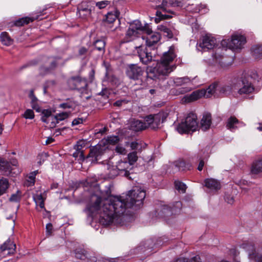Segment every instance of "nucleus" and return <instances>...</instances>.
I'll return each instance as SVG.
<instances>
[{"mask_svg": "<svg viewBox=\"0 0 262 262\" xmlns=\"http://www.w3.org/2000/svg\"><path fill=\"white\" fill-rule=\"evenodd\" d=\"M128 100H127L126 99H120L117 100L114 103V106H121L122 104H126L128 102Z\"/></svg>", "mask_w": 262, "mask_h": 262, "instance_id": "4d7b16f0", "label": "nucleus"}, {"mask_svg": "<svg viewBox=\"0 0 262 262\" xmlns=\"http://www.w3.org/2000/svg\"><path fill=\"white\" fill-rule=\"evenodd\" d=\"M38 62V61L37 59L32 60L31 61H28L27 63H25L23 66H22L20 69V70H23L28 67L36 66Z\"/></svg>", "mask_w": 262, "mask_h": 262, "instance_id": "3c124183", "label": "nucleus"}, {"mask_svg": "<svg viewBox=\"0 0 262 262\" xmlns=\"http://www.w3.org/2000/svg\"><path fill=\"white\" fill-rule=\"evenodd\" d=\"M19 200L20 197L16 193L12 194L9 199V200L11 202H18Z\"/></svg>", "mask_w": 262, "mask_h": 262, "instance_id": "e2e57ef3", "label": "nucleus"}, {"mask_svg": "<svg viewBox=\"0 0 262 262\" xmlns=\"http://www.w3.org/2000/svg\"><path fill=\"white\" fill-rule=\"evenodd\" d=\"M246 37L241 35H234L231 39L229 40H223L221 43L223 46L226 45L227 47L232 49H241L246 43Z\"/></svg>", "mask_w": 262, "mask_h": 262, "instance_id": "9d476101", "label": "nucleus"}, {"mask_svg": "<svg viewBox=\"0 0 262 262\" xmlns=\"http://www.w3.org/2000/svg\"><path fill=\"white\" fill-rule=\"evenodd\" d=\"M93 46L95 49L101 53L103 54L105 52V42L103 39H97L93 42Z\"/></svg>", "mask_w": 262, "mask_h": 262, "instance_id": "72a5a7b5", "label": "nucleus"}, {"mask_svg": "<svg viewBox=\"0 0 262 262\" xmlns=\"http://www.w3.org/2000/svg\"><path fill=\"white\" fill-rule=\"evenodd\" d=\"M253 56L256 58H262V45H256L253 46L251 48Z\"/></svg>", "mask_w": 262, "mask_h": 262, "instance_id": "f704fd0d", "label": "nucleus"}, {"mask_svg": "<svg viewBox=\"0 0 262 262\" xmlns=\"http://www.w3.org/2000/svg\"><path fill=\"white\" fill-rule=\"evenodd\" d=\"M46 232L47 234L51 235L53 231V225L51 223H48L46 225Z\"/></svg>", "mask_w": 262, "mask_h": 262, "instance_id": "bf43d9fd", "label": "nucleus"}, {"mask_svg": "<svg viewBox=\"0 0 262 262\" xmlns=\"http://www.w3.org/2000/svg\"><path fill=\"white\" fill-rule=\"evenodd\" d=\"M119 174V171L116 168H112L108 174V177L111 179L115 178L116 176Z\"/></svg>", "mask_w": 262, "mask_h": 262, "instance_id": "6e6d98bb", "label": "nucleus"}, {"mask_svg": "<svg viewBox=\"0 0 262 262\" xmlns=\"http://www.w3.org/2000/svg\"><path fill=\"white\" fill-rule=\"evenodd\" d=\"M205 186L211 189L217 190L220 189V183L216 180L212 179H208L205 181Z\"/></svg>", "mask_w": 262, "mask_h": 262, "instance_id": "c756f323", "label": "nucleus"}, {"mask_svg": "<svg viewBox=\"0 0 262 262\" xmlns=\"http://www.w3.org/2000/svg\"><path fill=\"white\" fill-rule=\"evenodd\" d=\"M94 6H96L99 9H102L106 8L108 5H111V2L110 1L104 0L98 2H94Z\"/></svg>", "mask_w": 262, "mask_h": 262, "instance_id": "49530a36", "label": "nucleus"}, {"mask_svg": "<svg viewBox=\"0 0 262 262\" xmlns=\"http://www.w3.org/2000/svg\"><path fill=\"white\" fill-rule=\"evenodd\" d=\"M0 170L7 174H10L12 170L11 164L7 161H3L0 163Z\"/></svg>", "mask_w": 262, "mask_h": 262, "instance_id": "4c0bfd02", "label": "nucleus"}, {"mask_svg": "<svg viewBox=\"0 0 262 262\" xmlns=\"http://www.w3.org/2000/svg\"><path fill=\"white\" fill-rule=\"evenodd\" d=\"M158 29L162 32L163 35L168 38H173L174 34L177 33V31L173 27L168 28L166 24L158 26Z\"/></svg>", "mask_w": 262, "mask_h": 262, "instance_id": "4be33fe9", "label": "nucleus"}, {"mask_svg": "<svg viewBox=\"0 0 262 262\" xmlns=\"http://www.w3.org/2000/svg\"><path fill=\"white\" fill-rule=\"evenodd\" d=\"M198 128L196 115L192 113L188 114L184 122L177 126L178 132L181 134H188L190 131H195Z\"/></svg>", "mask_w": 262, "mask_h": 262, "instance_id": "39448f33", "label": "nucleus"}, {"mask_svg": "<svg viewBox=\"0 0 262 262\" xmlns=\"http://www.w3.org/2000/svg\"><path fill=\"white\" fill-rule=\"evenodd\" d=\"M133 166L127 162V160H120L118 162L116 165V169L119 171V174L124 176L128 179H132L130 177V171L133 169Z\"/></svg>", "mask_w": 262, "mask_h": 262, "instance_id": "ddd939ff", "label": "nucleus"}, {"mask_svg": "<svg viewBox=\"0 0 262 262\" xmlns=\"http://www.w3.org/2000/svg\"><path fill=\"white\" fill-rule=\"evenodd\" d=\"M106 72L105 76L107 78V80L111 83L113 85H117L119 84V79L114 75H111L109 73V69L108 67H106Z\"/></svg>", "mask_w": 262, "mask_h": 262, "instance_id": "e433bc0d", "label": "nucleus"}, {"mask_svg": "<svg viewBox=\"0 0 262 262\" xmlns=\"http://www.w3.org/2000/svg\"><path fill=\"white\" fill-rule=\"evenodd\" d=\"M0 41L2 43L6 46H9L12 45L13 39L11 38L8 33L6 32H3L0 35Z\"/></svg>", "mask_w": 262, "mask_h": 262, "instance_id": "2f4dec72", "label": "nucleus"}, {"mask_svg": "<svg viewBox=\"0 0 262 262\" xmlns=\"http://www.w3.org/2000/svg\"><path fill=\"white\" fill-rule=\"evenodd\" d=\"M75 107V103L74 101L69 99L67 100V102L60 104L59 107L63 109L72 108L74 109Z\"/></svg>", "mask_w": 262, "mask_h": 262, "instance_id": "a19ab883", "label": "nucleus"}, {"mask_svg": "<svg viewBox=\"0 0 262 262\" xmlns=\"http://www.w3.org/2000/svg\"><path fill=\"white\" fill-rule=\"evenodd\" d=\"M73 157L77 158L78 161L79 163H81L85 161V156L84 152H79V151L75 150L73 154Z\"/></svg>", "mask_w": 262, "mask_h": 262, "instance_id": "a18cd8bd", "label": "nucleus"}, {"mask_svg": "<svg viewBox=\"0 0 262 262\" xmlns=\"http://www.w3.org/2000/svg\"><path fill=\"white\" fill-rule=\"evenodd\" d=\"M145 196V191L138 187L129 191L125 197L114 196L103 199L93 194L85 210L88 215L93 218L98 216L100 223L104 226L117 225L121 223L122 215L126 209L140 208Z\"/></svg>", "mask_w": 262, "mask_h": 262, "instance_id": "f257e3e1", "label": "nucleus"}, {"mask_svg": "<svg viewBox=\"0 0 262 262\" xmlns=\"http://www.w3.org/2000/svg\"><path fill=\"white\" fill-rule=\"evenodd\" d=\"M24 117L26 119H32L34 117V112L32 110L28 109L27 110L24 114Z\"/></svg>", "mask_w": 262, "mask_h": 262, "instance_id": "603ef678", "label": "nucleus"}, {"mask_svg": "<svg viewBox=\"0 0 262 262\" xmlns=\"http://www.w3.org/2000/svg\"><path fill=\"white\" fill-rule=\"evenodd\" d=\"M130 129L135 132H139L146 129L147 127L146 122L141 120L133 119L131 121Z\"/></svg>", "mask_w": 262, "mask_h": 262, "instance_id": "5701e85b", "label": "nucleus"}, {"mask_svg": "<svg viewBox=\"0 0 262 262\" xmlns=\"http://www.w3.org/2000/svg\"><path fill=\"white\" fill-rule=\"evenodd\" d=\"M181 3L177 0H163L162 1L161 5L157 6V8H160L162 10V11L157 10L156 12V15L159 17L160 19H166L172 17L170 15H167L166 14L167 12L166 7L168 5L170 6H179Z\"/></svg>", "mask_w": 262, "mask_h": 262, "instance_id": "1a4fd4ad", "label": "nucleus"}, {"mask_svg": "<svg viewBox=\"0 0 262 262\" xmlns=\"http://www.w3.org/2000/svg\"><path fill=\"white\" fill-rule=\"evenodd\" d=\"M29 96L31 99V104L35 103L37 102V99L34 95L33 92L32 91H31Z\"/></svg>", "mask_w": 262, "mask_h": 262, "instance_id": "0e129e2a", "label": "nucleus"}, {"mask_svg": "<svg viewBox=\"0 0 262 262\" xmlns=\"http://www.w3.org/2000/svg\"><path fill=\"white\" fill-rule=\"evenodd\" d=\"M59 59V58L58 57H48V59L50 63L49 67L48 68L41 67L40 68V72L42 73L43 71H45V73H46L49 72L50 71L52 70H54V69H55L58 65L57 60Z\"/></svg>", "mask_w": 262, "mask_h": 262, "instance_id": "cd10ccee", "label": "nucleus"}, {"mask_svg": "<svg viewBox=\"0 0 262 262\" xmlns=\"http://www.w3.org/2000/svg\"><path fill=\"white\" fill-rule=\"evenodd\" d=\"M146 123L148 127H150L152 128V125H153V115H149L147 116L145 118Z\"/></svg>", "mask_w": 262, "mask_h": 262, "instance_id": "5fc2aeb1", "label": "nucleus"}, {"mask_svg": "<svg viewBox=\"0 0 262 262\" xmlns=\"http://www.w3.org/2000/svg\"><path fill=\"white\" fill-rule=\"evenodd\" d=\"M177 85H182L184 84L190 83V79L188 77L178 78L174 81Z\"/></svg>", "mask_w": 262, "mask_h": 262, "instance_id": "37998d69", "label": "nucleus"}, {"mask_svg": "<svg viewBox=\"0 0 262 262\" xmlns=\"http://www.w3.org/2000/svg\"><path fill=\"white\" fill-rule=\"evenodd\" d=\"M242 247L249 252L250 258H254L257 262H262V254H258L256 253L255 247L252 242H245Z\"/></svg>", "mask_w": 262, "mask_h": 262, "instance_id": "2eb2a0df", "label": "nucleus"}, {"mask_svg": "<svg viewBox=\"0 0 262 262\" xmlns=\"http://www.w3.org/2000/svg\"><path fill=\"white\" fill-rule=\"evenodd\" d=\"M94 1H83L77 8V14L83 19L88 18L94 9Z\"/></svg>", "mask_w": 262, "mask_h": 262, "instance_id": "9b49d317", "label": "nucleus"}, {"mask_svg": "<svg viewBox=\"0 0 262 262\" xmlns=\"http://www.w3.org/2000/svg\"><path fill=\"white\" fill-rule=\"evenodd\" d=\"M116 151L121 155H125L126 153V150L123 147L117 146L115 149Z\"/></svg>", "mask_w": 262, "mask_h": 262, "instance_id": "13d9d810", "label": "nucleus"}, {"mask_svg": "<svg viewBox=\"0 0 262 262\" xmlns=\"http://www.w3.org/2000/svg\"><path fill=\"white\" fill-rule=\"evenodd\" d=\"M153 125H152V128L156 129L158 128L159 125L161 122L164 121L163 120V114L162 113H158L157 114L153 115Z\"/></svg>", "mask_w": 262, "mask_h": 262, "instance_id": "473e14b6", "label": "nucleus"}, {"mask_svg": "<svg viewBox=\"0 0 262 262\" xmlns=\"http://www.w3.org/2000/svg\"><path fill=\"white\" fill-rule=\"evenodd\" d=\"M43 14V13L42 12H39L33 14L31 17H25L19 18L14 22V25L17 27H20L24 25L28 24L30 22H32L35 20H41L42 18H40V17Z\"/></svg>", "mask_w": 262, "mask_h": 262, "instance_id": "dca6fc26", "label": "nucleus"}, {"mask_svg": "<svg viewBox=\"0 0 262 262\" xmlns=\"http://www.w3.org/2000/svg\"><path fill=\"white\" fill-rule=\"evenodd\" d=\"M216 44V39L208 36H204L202 41L200 42L199 46L204 51H207L212 49Z\"/></svg>", "mask_w": 262, "mask_h": 262, "instance_id": "a211bd4d", "label": "nucleus"}, {"mask_svg": "<svg viewBox=\"0 0 262 262\" xmlns=\"http://www.w3.org/2000/svg\"><path fill=\"white\" fill-rule=\"evenodd\" d=\"M103 154V150L100 146H94L90 149L89 154L85 156V161L86 162H91L92 163H97Z\"/></svg>", "mask_w": 262, "mask_h": 262, "instance_id": "4468645a", "label": "nucleus"}, {"mask_svg": "<svg viewBox=\"0 0 262 262\" xmlns=\"http://www.w3.org/2000/svg\"><path fill=\"white\" fill-rule=\"evenodd\" d=\"M75 257L80 259H88L90 262H97V258L95 256H92L91 254L85 249L82 248H77L75 252Z\"/></svg>", "mask_w": 262, "mask_h": 262, "instance_id": "6ab92c4d", "label": "nucleus"}, {"mask_svg": "<svg viewBox=\"0 0 262 262\" xmlns=\"http://www.w3.org/2000/svg\"><path fill=\"white\" fill-rule=\"evenodd\" d=\"M85 146V142L83 140H79L77 142L76 144L74 146V149L75 150L79 151V152H84L82 150L83 147Z\"/></svg>", "mask_w": 262, "mask_h": 262, "instance_id": "09e8293b", "label": "nucleus"}, {"mask_svg": "<svg viewBox=\"0 0 262 262\" xmlns=\"http://www.w3.org/2000/svg\"><path fill=\"white\" fill-rule=\"evenodd\" d=\"M31 106L32 108L35 110L37 112H40L41 111V108L38 104L37 102L35 103L31 104Z\"/></svg>", "mask_w": 262, "mask_h": 262, "instance_id": "774afa93", "label": "nucleus"}, {"mask_svg": "<svg viewBox=\"0 0 262 262\" xmlns=\"http://www.w3.org/2000/svg\"><path fill=\"white\" fill-rule=\"evenodd\" d=\"M174 186L177 190L179 191H181L182 193H185L187 188L186 185L179 181H176L174 182Z\"/></svg>", "mask_w": 262, "mask_h": 262, "instance_id": "79ce46f5", "label": "nucleus"}, {"mask_svg": "<svg viewBox=\"0 0 262 262\" xmlns=\"http://www.w3.org/2000/svg\"><path fill=\"white\" fill-rule=\"evenodd\" d=\"M144 73V70L137 64H130L126 68V75L130 79L141 80Z\"/></svg>", "mask_w": 262, "mask_h": 262, "instance_id": "f8f14e48", "label": "nucleus"}, {"mask_svg": "<svg viewBox=\"0 0 262 262\" xmlns=\"http://www.w3.org/2000/svg\"><path fill=\"white\" fill-rule=\"evenodd\" d=\"M16 245L13 242L7 240L0 247V253L5 252L6 254H11L15 251Z\"/></svg>", "mask_w": 262, "mask_h": 262, "instance_id": "412c9836", "label": "nucleus"}, {"mask_svg": "<svg viewBox=\"0 0 262 262\" xmlns=\"http://www.w3.org/2000/svg\"><path fill=\"white\" fill-rule=\"evenodd\" d=\"M239 121L235 116H231L226 122L227 129L233 132L238 127Z\"/></svg>", "mask_w": 262, "mask_h": 262, "instance_id": "c85d7f7f", "label": "nucleus"}, {"mask_svg": "<svg viewBox=\"0 0 262 262\" xmlns=\"http://www.w3.org/2000/svg\"><path fill=\"white\" fill-rule=\"evenodd\" d=\"M251 171L253 174H258L262 172V158L253 163Z\"/></svg>", "mask_w": 262, "mask_h": 262, "instance_id": "7c9ffc66", "label": "nucleus"}, {"mask_svg": "<svg viewBox=\"0 0 262 262\" xmlns=\"http://www.w3.org/2000/svg\"><path fill=\"white\" fill-rule=\"evenodd\" d=\"M70 113L69 112H62L58 114H57L55 116V118L57 120V122L59 121H62L67 118H68L69 116Z\"/></svg>", "mask_w": 262, "mask_h": 262, "instance_id": "de8ad7c7", "label": "nucleus"}, {"mask_svg": "<svg viewBox=\"0 0 262 262\" xmlns=\"http://www.w3.org/2000/svg\"><path fill=\"white\" fill-rule=\"evenodd\" d=\"M118 15L116 13L114 12H108L105 16V20L109 24L114 23L117 19Z\"/></svg>", "mask_w": 262, "mask_h": 262, "instance_id": "c03bdc74", "label": "nucleus"}, {"mask_svg": "<svg viewBox=\"0 0 262 262\" xmlns=\"http://www.w3.org/2000/svg\"><path fill=\"white\" fill-rule=\"evenodd\" d=\"M211 115L209 113H205L203 114V117L201 120L200 128L203 131L209 129L211 124Z\"/></svg>", "mask_w": 262, "mask_h": 262, "instance_id": "b1692460", "label": "nucleus"}, {"mask_svg": "<svg viewBox=\"0 0 262 262\" xmlns=\"http://www.w3.org/2000/svg\"><path fill=\"white\" fill-rule=\"evenodd\" d=\"M218 94L227 95L230 94L232 91L235 90L233 86V79L230 84L219 86L217 85Z\"/></svg>", "mask_w": 262, "mask_h": 262, "instance_id": "a878e982", "label": "nucleus"}, {"mask_svg": "<svg viewBox=\"0 0 262 262\" xmlns=\"http://www.w3.org/2000/svg\"><path fill=\"white\" fill-rule=\"evenodd\" d=\"M205 93L203 91L198 90L193 92L189 95H187L184 97L185 101L187 102H190L202 98L204 95Z\"/></svg>", "mask_w": 262, "mask_h": 262, "instance_id": "393cba45", "label": "nucleus"}, {"mask_svg": "<svg viewBox=\"0 0 262 262\" xmlns=\"http://www.w3.org/2000/svg\"><path fill=\"white\" fill-rule=\"evenodd\" d=\"M139 146V145L138 143H137L136 141L132 142L129 144V146L133 150L137 149Z\"/></svg>", "mask_w": 262, "mask_h": 262, "instance_id": "338daca9", "label": "nucleus"}, {"mask_svg": "<svg viewBox=\"0 0 262 262\" xmlns=\"http://www.w3.org/2000/svg\"><path fill=\"white\" fill-rule=\"evenodd\" d=\"M138 55L140 62L145 65H147L152 61L156 59L157 50L155 48H151L147 46H139L136 47Z\"/></svg>", "mask_w": 262, "mask_h": 262, "instance_id": "0eeeda50", "label": "nucleus"}, {"mask_svg": "<svg viewBox=\"0 0 262 262\" xmlns=\"http://www.w3.org/2000/svg\"><path fill=\"white\" fill-rule=\"evenodd\" d=\"M151 32L150 26L146 24L143 26L138 20H136L132 23L126 33L124 38L125 42H129L138 37L141 33H149Z\"/></svg>", "mask_w": 262, "mask_h": 262, "instance_id": "20e7f679", "label": "nucleus"}, {"mask_svg": "<svg viewBox=\"0 0 262 262\" xmlns=\"http://www.w3.org/2000/svg\"><path fill=\"white\" fill-rule=\"evenodd\" d=\"M42 114L43 115L42 116L46 118H48L52 115L51 111L49 110H43L42 112Z\"/></svg>", "mask_w": 262, "mask_h": 262, "instance_id": "69168bd1", "label": "nucleus"}, {"mask_svg": "<svg viewBox=\"0 0 262 262\" xmlns=\"http://www.w3.org/2000/svg\"><path fill=\"white\" fill-rule=\"evenodd\" d=\"M254 79L248 74H243L239 78L233 79V86L237 91V94L245 98L253 99L254 96H251L255 92Z\"/></svg>", "mask_w": 262, "mask_h": 262, "instance_id": "7ed1b4c3", "label": "nucleus"}, {"mask_svg": "<svg viewBox=\"0 0 262 262\" xmlns=\"http://www.w3.org/2000/svg\"><path fill=\"white\" fill-rule=\"evenodd\" d=\"M138 156L136 151H133L130 152L127 155V162H129L132 166H133L137 161Z\"/></svg>", "mask_w": 262, "mask_h": 262, "instance_id": "ea45409f", "label": "nucleus"}, {"mask_svg": "<svg viewBox=\"0 0 262 262\" xmlns=\"http://www.w3.org/2000/svg\"><path fill=\"white\" fill-rule=\"evenodd\" d=\"M88 51V50L84 47H81L78 51V54L80 56L85 55Z\"/></svg>", "mask_w": 262, "mask_h": 262, "instance_id": "680f3d73", "label": "nucleus"}, {"mask_svg": "<svg viewBox=\"0 0 262 262\" xmlns=\"http://www.w3.org/2000/svg\"><path fill=\"white\" fill-rule=\"evenodd\" d=\"M103 262H122L123 259L121 257L117 258H103Z\"/></svg>", "mask_w": 262, "mask_h": 262, "instance_id": "864d4df0", "label": "nucleus"}, {"mask_svg": "<svg viewBox=\"0 0 262 262\" xmlns=\"http://www.w3.org/2000/svg\"><path fill=\"white\" fill-rule=\"evenodd\" d=\"M182 206L180 201L174 202L172 206L161 205L155 211V215L159 218H164L176 214L180 212Z\"/></svg>", "mask_w": 262, "mask_h": 262, "instance_id": "423d86ee", "label": "nucleus"}, {"mask_svg": "<svg viewBox=\"0 0 262 262\" xmlns=\"http://www.w3.org/2000/svg\"><path fill=\"white\" fill-rule=\"evenodd\" d=\"M176 57L173 50H169L165 52L161 58L160 62H158L155 67L147 69V77L156 80L162 78V76H167L176 68L175 65L171 64Z\"/></svg>", "mask_w": 262, "mask_h": 262, "instance_id": "f03ea898", "label": "nucleus"}, {"mask_svg": "<svg viewBox=\"0 0 262 262\" xmlns=\"http://www.w3.org/2000/svg\"><path fill=\"white\" fill-rule=\"evenodd\" d=\"M69 87L71 90H77L82 95L88 94V82L85 79H82L80 77H72L68 81Z\"/></svg>", "mask_w": 262, "mask_h": 262, "instance_id": "6e6552de", "label": "nucleus"}, {"mask_svg": "<svg viewBox=\"0 0 262 262\" xmlns=\"http://www.w3.org/2000/svg\"><path fill=\"white\" fill-rule=\"evenodd\" d=\"M119 141V138L118 136H110L107 138V142L110 144L115 145L117 144Z\"/></svg>", "mask_w": 262, "mask_h": 262, "instance_id": "8fccbe9b", "label": "nucleus"}, {"mask_svg": "<svg viewBox=\"0 0 262 262\" xmlns=\"http://www.w3.org/2000/svg\"><path fill=\"white\" fill-rule=\"evenodd\" d=\"M205 93L203 97L208 98L216 94H218L217 83L214 82L210 84L207 89H201Z\"/></svg>", "mask_w": 262, "mask_h": 262, "instance_id": "bb28decb", "label": "nucleus"}, {"mask_svg": "<svg viewBox=\"0 0 262 262\" xmlns=\"http://www.w3.org/2000/svg\"><path fill=\"white\" fill-rule=\"evenodd\" d=\"M148 36L146 38V45L147 47L155 48V46L160 41L161 35L158 32H153L151 29V32L146 33Z\"/></svg>", "mask_w": 262, "mask_h": 262, "instance_id": "aec40b11", "label": "nucleus"}, {"mask_svg": "<svg viewBox=\"0 0 262 262\" xmlns=\"http://www.w3.org/2000/svg\"><path fill=\"white\" fill-rule=\"evenodd\" d=\"M35 174L30 173L28 181L30 182V185H34L35 183Z\"/></svg>", "mask_w": 262, "mask_h": 262, "instance_id": "052dcab7", "label": "nucleus"}, {"mask_svg": "<svg viewBox=\"0 0 262 262\" xmlns=\"http://www.w3.org/2000/svg\"><path fill=\"white\" fill-rule=\"evenodd\" d=\"M33 199L36 204L38 205L41 209L45 208V199H43L41 193L34 195L33 196Z\"/></svg>", "mask_w": 262, "mask_h": 262, "instance_id": "58836bf2", "label": "nucleus"}, {"mask_svg": "<svg viewBox=\"0 0 262 262\" xmlns=\"http://www.w3.org/2000/svg\"><path fill=\"white\" fill-rule=\"evenodd\" d=\"M9 187V183L7 179L4 178L0 179V196L6 192Z\"/></svg>", "mask_w": 262, "mask_h": 262, "instance_id": "c9c22d12", "label": "nucleus"}, {"mask_svg": "<svg viewBox=\"0 0 262 262\" xmlns=\"http://www.w3.org/2000/svg\"><path fill=\"white\" fill-rule=\"evenodd\" d=\"M209 148L207 147L204 149H202L198 153L196 156V160L199 162V165L197 167V169L199 171H202L204 166L205 163L207 161L209 157L208 151Z\"/></svg>", "mask_w": 262, "mask_h": 262, "instance_id": "f3484780", "label": "nucleus"}]
</instances>
